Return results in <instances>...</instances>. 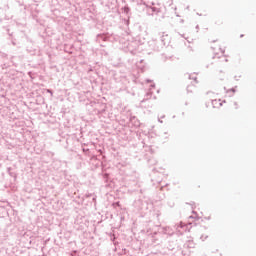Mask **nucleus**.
<instances>
[{
    "instance_id": "obj_1",
    "label": "nucleus",
    "mask_w": 256,
    "mask_h": 256,
    "mask_svg": "<svg viewBox=\"0 0 256 256\" xmlns=\"http://www.w3.org/2000/svg\"><path fill=\"white\" fill-rule=\"evenodd\" d=\"M212 53L215 57H223V55H225V49L221 48V45L219 44H214L212 47Z\"/></svg>"
},
{
    "instance_id": "obj_2",
    "label": "nucleus",
    "mask_w": 256,
    "mask_h": 256,
    "mask_svg": "<svg viewBox=\"0 0 256 256\" xmlns=\"http://www.w3.org/2000/svg\"><path fill=\"white\" fill-rule=\"evenodd\" d=\"M212 105L214 106V107H221V102H219V101H217V100H213L212 101Z\"/></svg>"
}]
</instances>
